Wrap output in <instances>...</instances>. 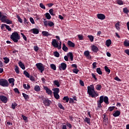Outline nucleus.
I'll return each instance as SVG.
<instances>
[{
    "instance_id": "17",
    "label": "nucleus",
    "mask_w": 129,
    "mask_h": 129,
    "mask_svg": "<svg viewBox=\"0 0 129 129\" xmlns=\"http://www.w3.org/2000/svg\"><path fill=\"white\" fill-rule=\"evenodd\" d=\"M52 45L54 48L58 47V43H57V40L55 39H53L52 41Z\"/></svg>"
},
{
    "instance_id": "20",
    "label": "nucleus",
    "mask_w": 129,
    "mask_h": 129,
    "mask_svg": "<svg viewBox=\"0 0 129 129\" xmlns=\"http://www.w3.org/2000/svg\"><path fill=\"white\" fill-rule=\"evenodd\" d=\"M8 81L10 84H11L12 86H14V85H15V79L14 78L9 79Z\"/></svg>"
},
{
    "instance_id": "39",
    "label": "nucleus",
    "mask_w": 129,
    "mask_h": 129,
    "mask_svg": "<svg viewBox=\"0 0 129 129\" xmlns=\"http://www.w3.org/2000/svg\"><path fill=\"white\" fill-rule=\"evenodd\" d=\"M6 24H7L8 25H12L13 24V21L10 20L9 19H7L6 21H5Z\"/></svg>"
},
{
    "instance_id": "53",
    "label": "nucleus",
    "mask_w": 129,
    "mask_h": 129,
    "mask_svg": "<svg viewBox=\"0 0 129 129\" xmlns=\"http://www.w3.org/2000/svg\"><path fill=\"white\" fill-rule=\"evenodd\" d=\"M123 12L124 13V14H128L129 11L127 8H124L123 9Z\"/></svg>"
},
{
    "instance_id": "51",
    "label": "nucleus",
    "mask_w": 129,
    "mask_h": 129,
    "mask_svg": "<svg viewBox=\"0 0 129 129\" xmlns=\"http://www.w3.org/2000/svg\"><path fill=\"white\" fill-rule=\"evenodd\" d=\"M79 72V70L77 68V69H74L73 70V73H75V74H78Z\"/></svg>"
},
{
    "instance_id": "21",
    "label": "nucleus",
    "mask_w": 129,
    "mask_h": 129,
    "mask_svg": "<svg viewBox=\"0 0 129 129\" xmlns=\"http://www.w3.org/2000/svg\"><path fill=\"white\" fill-rule=\"evenodd\" d=\"M18 64L20 66V68H21L23 70H25L26 69V67H25V64L22 62V61H19L18 62Z\"/></svg>"
},
{
    "instance_id": "22",
    "label": "nucleus",
    "mask_w": 129,
    "mask_h": 129,
    "mask_svg": "<svg viewBox=\"0 0 129 129\" xmlns=\"http://www.w3.org/2000/svg\"><path fill=\"white\" fill-rule=\"evenodd\" d=\"M52 91H53V94H58L59 92H60V89H59V88H55L52 89Z\"/></svg>"
},
{
    "instance_id": "16",
    "label": "nucleus",
    "mask_w": 129,
    "mask_h": 129,
    "mask_svg": "<svg viewBox=\"0 0 129 129\" xmlns=\"http://www.w3.org/2000/svg\"><path fill=\"white\" fill-rule=\"evenodd\" d=\"M31 32H32L34 35H38L39 34V29L38 28H33L30 30Z\"/></svg>"
},
{
    "instance_id": "61",
    "label": "nucleus",
    "mask_w": 129,
    "mask_h": 129,
    "mask_svg": "<svg viewBox=\"0 0 129 129\" xmlns=\"http://www.w3.org/2000/svg\"><path fill=\"white\" fill-rule=\"evenodd\" d=\"M96 64H97V62H94L92 64L93 66V69H95L96 68Z\"/></svg>"
},
{
    "instance_id": "6",
    "label": "nucleus",
    "mask_w": 129,
    "mask_h": 129,
    "mask_svg": "<svg viewBox=\"0 0 129 129\" xmlns=\"http://www.w3.org/2000/svg\"><path fill=\"white\" fill-rule=\"evenodd\" d=\"M43 103L45 106H50V105L51 103H52V102H51L50 100H48V98H45L43 100Z\"/></svg>"
},
{
    "instance_id": "15",
    "label": "nucleus",
    "mask_w": 129,
    "mask_h": 129,
    "mask_svg": "<svg viewBox=\"0 0 129 129\" xmlns=\"http://www.w3.org/2000/svg\"><path fill=\"white\" fill-rule=\"evenodd\" d=\"M67 44L69 46L71 47V48H74V47H75V43L70 40H68Z\"/></svg>"
},
{
    "instance_id": "48",
    "label": "nucleus",
    "mask_w": 129,
    "mask_h": 129,
    "mask_svg": "<svg viewBox=\"0 0 129 129\" xmlns=\"http://www.w3.org/2000/svg\"><path fill=\"white\" fill-rule=\"evenodd\" d=\"M117 4L119 6H121L123 5V2L121 0H118L117 1Z\"/></svg>"
},
{
    "instance_id": "32",
    "label": "nucleus",
    "mask_w": 129,
    "mask_h": 129,
    "mask_svg": "<svg viewBox=\"0 0 129 129\" xmlns=\"http://www.w3.org/2000/svg\"><path fill=\"white\" fill-rule=\"evenodd\" d=\"M85 122H87L88 124H90V118L86 117L85 119H84Z\"/></svg>"
},
{
    "instance_id": "18",
    "label": "nucleus",
    "mask_w": 129,
    "mask_h": 129,
    "mask_svg": "<svg viewBox=\"0 0 129 129\" xmlns=\"http://www.w3.org/2000/svg\"><path fill=\"white\" fill-rule=\"evenodd\" d=\"M8 17L7 16L2 15L0 19V21L2 22V23H5L8 19H7Z\"/></svg>"
},
{
    "instance_id": "52",
    "label": "nucleus",
    "mask_w": 129,
    "mask_h": 129,
    "mask_svg": "<svg viewBox=\"0 0 129 129\" xmlns=\"http://www.w3.org/2000/svg\"><path fill=\"white\" fill-rule=\"evenodd\" d=\"M54 12V10H53L52 9H51L49 10V14H50V15L51 16H55V14H54V13H53Z\"/></svg>"
},
{
    "instance_id": "57",
    "label": "nucleus",
    "mask_w": 129,
    "mask_h": 129,
    "mask_svg": "<svg viewBox=\"0 0 129 129\" xmlns=\"http://www.w3.org/2000/svg\"><path fill=\"white\" fill-rule=\"evenodd\" d=\"M24 24L26 25V24H30V22H28V20L26 18H24Z\"/></svg>"
},
{
    "instance_id": "60",
    "label": "nucleus",
    "mask_w": 129,
    "mask_h": 129,
    "mask_svg": "<svg viewBox=\"0 0 129 129\" xmlns=\"http://www.w3.org/2000/svg\"><path fill=\"white\" fill-rule=\"evenodd\" d=\"M28 78H29L31 81H35V78L32 76H30V77Z\"/></svg>"
},
{
    "instance_id": "35",
    "label": "nucleus",
    "mask_w": 129,
    "mask_h": 129,
    "mask_svg": "<svg viewBox=\"0 0 129 129\" xmlns=\"http://www.w3.org/2000/svg\"><path fill=\"white\" fill-rule=\"evenodd\" d=\"M23 74L24 75H25L26 77H27V78H30V74L26 71H24Z\"/></svg>"
},
{
    "instance_id": "56",
    "label": "nucleus",
    "mask_w": 129,
    "mask_h": 129,
    "mask_svg": "<svg viewBox=\"0 0 129 129\" xmlns=\"http://www.w3.org/2000/svg\"><path fill=\"white\" fill-rule=\"evenodd\" d=\"M21 117H22L23 119L25 120V121H27V120H28V117H27V116H26L24 115H22Z\"/></svg>"
},
{
    "instance_id": "31",
    "label": "nucleus",
    "mask_w": 129,
    "mask_h": 129,
    "mask_svg": "<svg viewBox=\"0 0 129 129\" xmlns=\"http://www.w3.org/2000/svg\"><path fill=\"white\" fill-rule=\"evenodd\" d=\"M96 72L99 74V75H102V72L101 71V69L100 68H98L96 69Z\"/></svg>"
},
{
    "instance_id": "26",
    "label": "nucleus",
    "mask_w": 129,
    "mask_h": 129,
    "mask_svg": "<svg viewBox=\"0 0 129 129\" xmlns=\"http://www.w3.org/2000/svg\"><path fill=\"white\" fill-rule=\"evenodd\" d=\"M22 95H23L24 99H25V100H28V99L30 98L29 95H27V94H26V93H23Z\"/></svg>"
},
{
    "instance_id": "4",
    "label": "nucleus",
    "mask_w": 129,
    "mask_h": 129,
    "mask_svg": "<svg viewBox=\"0 0 129 129\" xmlns=\"http://www.w3.org/2000/svg\"><path fill=\"white\" fill-rule=\"evenodd\" d=\"M36 66L37 69L40 71L41 73H43V71L45 70V66H44V64L41 62H39L36 63Z\"/></svg>"
},
{
    "instance_id": "36",
    "label": "nucleus",
    "mask_w": 129,
    "mask_h": 129,
    "mask_svg": "<svg viewBox=\"0 0 129 129\" xmlns=\"http://www.w3.org/2000/svg\"><path fill=\"white\" fill-rule=\"evenodd\" d=\"M104 69L106 72L108 73V74H109V73H110V69H109L107 66H105Z\"/></svg>"
},
{
    "instance_id": "63",
    "label": "nucleus",
    "mask_w": 129,
    "mask_h": 129,
    "mask_svg": "<svg viewBox=\"0 0 129 129\" xmlns=\"http://www.w3.org/2000/svg\"><path fill=\"white\" fill-rule=\"evenodd\" d=\"M34 51H35V52H38V51L39 50V47L37 46H34Z\"/></svg>"
},
{
    "instance_id": "12",
    "label": "nucleus",
    "mask_w": 129,
    "mask_h": 129,
    "mask_svg": "<svg viewBox=\"0 0 129 129\" xmlns=\"http://www.w3.org/2000/svg\"><path fill=\"white\" fill-rule=\"evenodd\" d=\"M103 123L104 124H108V118H106V114H103Z\"/></svg>"
},
{
    "instance_id": "58",
    "label": "nucleus",
    "mask_w": 129,
    "mask_h": 129,
    "mask_svg": "<svg viewBox=\"0 0 129 129\" xmlns=\"http://www.w3.org/2000/svg\"><path fill=\"white\" fill-rule=\"evenodd\" d=\"M114 108H115V106H110V107H109L108 109L109 111H112V110H113Z\"/></svg>"
},
{
    "instance_id": "29",
    "label": "nucleus",
    "mask_w": 129,
    "mask_h": 129,
    "mask_svg": "<svg viewBox=\"0 0 129 129\" xmlns=\"http://www.w3.org/2000/svg\"><path fill=\"white\" fill-rule=\"evenodd\" d=\"M53 84L54 85H56L57 87H60V83H59V81H58V80H54L53 81Z\"/></svg>"
},
{
    "instance_id": "45",
    "label": "nucleus",
    "mask_w": 129,
    "mask_h": 129,
    "mask_svg": "<svg viewBox=\"0 0 129 129\" xmlns=\"http://www.w3.org/2000/svg\"><path fill=\"white\" fill-rule=\"evenodd\" d=\"M88 38H89L91 42H92L94 40V37L92 35H88Z\"/></svg>"
},
{
    "instance_id": "9",
    "label": "nucleus",
    "mask_w": 129,
    "mask_h": 129,
    "mask_svg": "<svg viewBox=\"0 0 129 129\" xmlns=\"http://www.w3.org/2000/svg\"><path fill=\"white\" fill-rule=\"evenodd\" d=\"M66 68H67V64L65 62H62L60 63L59 70H66Z\"/></svg>"
},
{
    "instance_id": "64",
    "label": "nucleus",
    "mask_w": 129,
    "mask_h": 129,
    "mask_svg": "<svg viewBox=\"0 0 129 129\" xmlns=\"http://www.w3.org/2000/svg\"><path fill=\"white\" fill-rule=\"evenodd\" d=\"M44 26H45L46 27H47L48 25V21H46V19H44Z\"/></svg>"
},
{
    "instance_id": "1",
    "label": "nucleus",
    "mask_w": 129,
    "mask_h": 129,
    "mask_svg": "<svg viewBox=\"0 0 129 129\" xmlns=\"http://www.w3.org/2000/svg\"><path fill=\"white\" fill-rule=\"evenodd\" d=\"M87 88V93L89 94L90 97H92V98H96V97L98 96V93L94 90V86L91 85L90 86H88Z\"/></svg>"
},
{
    "instance_id": "10",
    "label": "nucleus",
    "mask_w": 129,
    "mask_h": 129,
    "mask_svg": "<svg viewBox=\"0 0 129 129\" xmlns=\"http://www.w3.org/2000/svg\"><path fill=\"white\" fill-rule=\"evenodd\" d=\"M84 55L87 58V59H91V55H90V52L88 50H86L84 52Z\"/></svg>"
},
{
    "instance_id": "28",
    "label": "nucleus",
    "mask_w": 129,
    "mask_h": 129,
    "mask_svg": "<svg viewBox=\"0 0 129 129\" xmlns=\"http://www.w3.org/2000/svg\"><path fill=\"white\" fill-rule=\"evenodd\" d=\"M111 45V40L110 39H108L106 41V46L107 47H109Z\"/></svg>"
},
{
    "instance_id": "23",
    "label": "nucleus",
    "mask_w": 129,
    "mask_h": 129,
    "mask_svg": "<svg viewBox=\"0 0 129 129\" xmlns=\"http://www.w3.org/2000/svg\"><path fill=\"white\" fill-rule=\"evenodd\" d=\"M42 36H45V37H48V36H51V34L49 33L48 31H42Z\"/></svg>"
},
{
    "instance_id": "54",
    "label": "nucleus",
    "mask_w": 129,
    "mask_h": 129,
    "mask_svg": "<svg viewBox=\"0 0 129 129\" xmlns=\"http://www.w3.org/2000/svg\"><path fill=\"white\" fill-rule=\"evenodd\" d=\"M39 7H40V8L41 9H43V10H46V7L44 6V4H43V3H40L39 4Z\"/></svg>"
},
{
    "instance_id": "37",
    "label": "nucleus",
    "mask_w": 129,
    "mask_h": 129,
    "mask_svg": "<svg viewBox=\"0 0 129 129\" xmlns=\"http://www.w3.org/2000/svg\"><path fill=\"white\" fill-rule=\"evenodd\" d=\"M53 55L54 56H55V57H56L57 58H59V57H60V54H59V52H58V51L53 52Z\"/></svg>"
},
{
    "instance_id": "50",
    "label": "nucleus",
    "mask_w": 129,
    "mask_h": 129,
    "mask_svg": "<svg viewBox=\"0 0 129 129\" xmlns=\"http://www.w3.org/2000/svg\"><path fill=\"white\" fill-rule=\"evenodd\" d=\"M79 40H80V41H82V40H83L84 36H83V35H78Z\"/></svg>"
},
{
    "instance_id": "2",
    "label": "nucleus",
    "mask_w": 129,
    "mask_h": 129,
    "mask_svg": "<svg viewBox=\"0 0 129 129\" xmlns=\"http://www.w3.org/2000/svg\"><path fill=\"white\" fill-rule=\"evenodd\" d=\"M103 101L106 104H109V102L108 101V97L107 96L104 97V96H101L99 97V100L97 101L98 108H101V107H102L101 104L103 103Z\"/></svg>"
},
{
    "instance_id": "62",
    "label": "nucleus",
    "mask_w": 129,
    "mask_h": 129,
    "mask_svg": "<svg viewBox=\"0 0 129 129\" xmlns=\"http://www.w3.org/2000/svg\"><path fill=\"white\" fill-rule=\"evenodd\" d=\"M21 35L23 38V39H24V40H25V41H27V37H26L23 33H21Z\"/></svg>"
},
{
    "instance_id": "40",
    "label": "nucleus",
    "mask_w": 129,
    "mask_h": 129,
    "mask_svg": "<svg viewBox=\"0 0 129 129\" xmlns=\"http://www.w3.org/2000/svg\"><path fill=\"white\" fill-rule=\"evenodd\" d=\"M35 91L39 92L40 90V86L38 85H36L34 87Z\"/></svg>"
},
{
    "instance_id": "19",
    "label": "nucleus",
    "mask_w": 129,
    "mask_h": 129,
    "mask_svg": "<svg viewBox=\"0 0 129 129\" xmlns=\"http://www.w3.org/2000/svg\"><path fill=\"white\" fill-rule=\"evenodd\" d=\"M112 115L114 117H117V116H119V115H120V111L116 110L114 113H113Z\"/></svg>"
},
{
    "instance_id": "42",
    "label": "nucleus",
    "mask_w": 129,
    "mask_h": 129,
    "mask_svg": "<svg viewBox=\"0 0 129 129\" xmlns=\"http://www.w3.org/2000/svg\"><path fill=\"white\" fill-rule=\"evenodd\" d=\"M45 17L47 20H50L51 19V15L48 13L45 14Z\"/></svg>"
},
{
    "instance_id": "30",
    "label": "nucleus",
    "mask_w": 129,
    "mask_h": 129,
    "mask_svg": "<svg viewBox=\"0 0 129 129\" xmlns=\"http://www.w3.org/2000/svg\"><path fill=\"white\" fill-rule=\"evenodd\" d=\"M23 87L24 89H26V90H29V89L31 88V87L29 84L26 85L25 84H23Z\"/></svg>"
},
{
    "instance_id": "11",
    "label": "nucleus",
    "mask_w": 129,
    "mask_h": 129,
    "mask_svg": "<svg viewBox=\"0 0 129 129\" xmlns=\"http://www.w3.org/2000/svg\"><path fill=\"white\" fill-rule=\"evenodd\" d=\"M5 27H6V28L7 29V30H8L9 31H12V28H11V27H10V26L7 25V24H2L1 26V29L3 30L4 28H5Z\"/></svg>"
},
{
    "instance_id": "43",
    "label": "nucleus",
    "mask_w": 129,
    "mask_h": 129,
    "mask_svg": "<svg viewBox=\"0 0 129 129\" xmlns=\"http://www.w3.org/2000/svg\"><path fill=\"white\" fill-rule=\"evenodd\" d=\"M115 28L117 30H118V31H119V30L120 29V28H119V22H117L115 24Z\"/></svg>"
},
{
    "instance_id": "47",
    "label": "nucleus",
    "mask_w": 129,
    "mask_h": 129,
    "mask_svg": "<svg viewBox=\"0 0 129 129\" xmlns=\"http://www.w3.org/2000/svg\"><path fill=\"white\" fill-rule=\"evenodd\" d=\"M53 96L55 99H59L60 98V96L58 94H53Z\"/></svg>"
},
{
    "instance_id": "44",
    "label": "nucleus",
    "mask_w": 129,
    "mask_h": 129,
    "mask_svg": "<svg viewBox=\"0 0 129 129\" xmlns=\"http://www.w3.org/2000/svg\"><path fill=\"white\" fill-rule=\"evenodd\" d=\"M54 25V24L53 22L50 21H48V25L49 26V27H53Z\"/></svg>"
},
{
    "instance_id": "33",
    "label": "nucleus",
    "mask_w": 129,
    "mask_h": 129,
    "mask_svg": "<svg viewBox=\"0 0 129 129\" xmlns=\"http://www.w3.org/2000/svg\"><path fill=\"white\" fill-rule=\"evenodd\" d=\"M20 68H19L18 66H15V71L17 73V74H20Z\"/></svg>"
},
{
    "instance_id": "14",
    "label": "nucleus",
    "mask_w": 129,
    "mask_h": 129,
    "mask_svg": "<svg viewBox=\"0 0 129 129\" xmlns=\"http://www.w3.org/2000/svg\"><path fill=\"white\" fill-rule=\"evenodd\" d=\"M91 48H92V50L93 52H94V53H97V52H98V51H99L98 47H97V46H96L95 45H93L91 47Z\"/></svg>"
},
{
    "instance_id": "38",
    "label": "nucleus",
    "mask_w": 129,
    "mask_h": 129,
    "mask_svg": "<svg viewBox=\"0 0 129 129\" xmlns=\"http://www.w3.org/2000/svg\"><path fill=\"white\" fill-rule=\"evenodd\" d=\"M3 59L4 60V63H5L6 64H8V63H9V62H10L9 58L4 57V58H3Z\"/></svg>"
},
{
    "instance_id": "41",
    "label": "nucleus",
    "mask_w": 129,
    "mask_h": 129,
    "mask_svg": "<svg viewBox=\"0 0 129 129\" xmlns=\"http://www.w3.org/2000/svg\"><path fill=\"white\" fill-rule=\"evenodd\" d=\"M123 45L125 46V47H129V41H127L126 40H125L124 41Z\"/></svg>"
},
{
    "instance_id": "49",
    "label": "nucleus",
    "mask_w": 129,
    "mask_h": 129,
    "mask_svg": "<svg viewBox=\"0 0 129 129\" xmlns=\"http://www.w3.org/2000/svg\"><path fill=\"white\" fill-rule=\"evenodd\" d=\"M50 68L52 70L55 71L56 70V66L54 64H50Z\"/></svg>"
},
{
    "instance_id": "24",
    "label": "nucleus",
    "mask_w": 129,
    "mask_h": 129,
    "mask_svg": "<svg viewBox=\"0 0 129 129\" xmlns=\"http://www.w3.org/2000/svg\"><path fill=\"white\" fill-rule=\"evenodd\" d=\"M62 49L63 51H64V52H68L69 50V48L67 47V46H66V45L65 44V43L62 44Z\"/></svg>"
},
{
    "instance_id": "13",
    "label": "nucleus",
    "mask_w": 129,
    "mask_h": 129,
    "mask_svg": "<svg viewBox=\"0 0 129 129\" xmlns=\"http://www.w3.org/2000/svg\"><path fill=\"white\" fill-rule=\"evenodd\" d=\"M97 17L99 20H104L105 19V15L103 14H98Z\"/></svg>"
},
{
    "instance_id": "5",
    "label": "nucleus",
    "mask_w": 129,
    "mask_h": 129,
    "mask_svg": "<svg viewBox=\"0 0 129 129\" xmlns=\"http://www.w3.org/2000/svg\"><path fill=\"white\" fill-rule=\"evenodd\" d=\"M0 85L3 87H8L9 86V82L6 79H2L0 80Z\"/></svg>"
},
{
    "instance_id": "34",
    "label": "nucleus",
    "mask_w": 129,
    "mask_h": 129,
    "mask_svg": "<svg viewBox=\"0 0 129 129\" xmlns=\"http://www.w3.org/2000/svg\"><path fill=\"white\" fill-rule=\"evenodd\" d=\"M68 56L70 57L71 61H73V53H72V52H69Z\"/></svg>"
},
{
    "instance_id": "59",
    "label": "nucleus",
    "mask_w": 129,
    "mask_h": 129,
    "mask_svg": "<svg viewBox=\"0 0 129 129\" xmlns=\"http://www.w3.org/2000/svg\"><path fill=\"white\" fill-rule=\"evenodd\" d=\"M58 107H59L60 109H63V110L65 109V108L63 107V106L62 105V104L61 103L58 104Z\"/></svg>"
},
{
    "instance_id": "3",
    "label": "nucleus",
    "mask_w": 129,
    "mask_h": 129,
    "mask_svg": "<svg viewBox=\"0 0 129 129\" xmlns=\"http://www.w3.org/2000/svg\"><path fill=\"white\" fill-rule=\"evenodd\" d=\"M10 39H11L14 43H18L19 40L21 39V36L19 35L18 32H14L12 33V35L10 36Z\"/></svg>"
},
{
    "instance_id": "7",
    "label": "nucleus",
    "mask_w": 129,
    "mask_h": 129,
    "mask_svg": "<svg viewBox=\"0 0 129 129\" xmlns=\"http://www.w3.org/2000/svg\"><path fill=\"white\" fill-rule=\"evenodd\" d=\"M43 89L45 90L46 93L48 94V95H52L53 92H52V90H50L48 87L44 86Z\"/></svg>"
},
{
    "instance_id": "55",
    "label": "nucleus",
    "mask_w": 129,
    "mask_h": 129,
    "mask_svg": "<svg viewBox=\"0 0 129 129\" xmlns=\"http://www.w3.org/2000/svg\"><path fill=\"white\" fill-rule=\"evenodd\" d=\"M17 18L20 23L21 24L23 23V20L21 19V17L19 15H17Z\"/></svg>"
},
{
    "instance_id": "25",
    "label": "nucleus",
    "mask_w": 129,
    "mask_h": 129,
    "mask_svg": "<svg viewBox=\"0 0 129 129\" xmlns=\"http://www.w3.org/2000/svg\"><path fill=\"white\" fill-rule=\"evenodd\" d=\"M95 88L96 90H98V91H100L102 88V86L100 84H98L96 85Z\"/></svg>"
},
{
    "instance_id": "8",
    "label": "nucleus",
    "mask_w": 129,
    "mask_h": 129,
    "mask_svg": "<svg viewBox=\"0 0 129 129\" xmlns=\"http://www.w3.org/2000/svg\"><path fill=\"white\" fill-rule=\"evenodd\" d=\"M0 100L3 102V103H7L8 102V98L4 95L0 96Z\"/></svg>"
},
{
    "instance_id": "27",
    "label": "nucleus",
    "mask_w": 129,
    "mask_h": 129,
    "mask_svg": "<svg viewBox=\"0 0 129 129\" xmlns=\"http://www.w3.org/2000/svg\"><path fill=\"white\" fill-rule=\"evenodd\" d=\"M62 99H63V102H64V103H68L69 102V97H68V96L63 97Z\"/></svg>"
},
{
    "instance_id": "46",
    "label": "nucleus",
    "mask_w": 129,
    "mask_h": 129,
    "mask_svg": "<svg viewBox=\"0 0 129 129\" xmlns=\"http://www.w3.org/2000/svg\"><path fill=\"white\" fill-rule=\"evenodd\" d=\"M18 104H17L16 102L13 103L12 104V108L13 109H16V107L17 106Z\"/></svg>"
}]
</instances>
